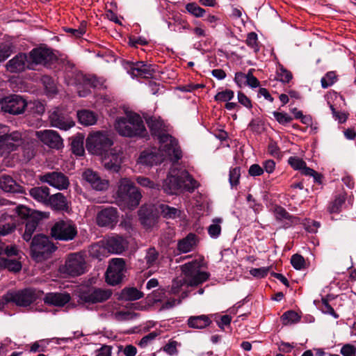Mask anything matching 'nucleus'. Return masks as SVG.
<instances>
[{
  "mask_svg": "<svg viewBox=\"0 0 356 356\" xmlns=\"http://www.w3.org/2000/svg\"><path fill=\"white\" fill-rule=\"evenodd\" d=\"M204 266V258H199L182 265L181 270L184 277H177L173 280L170 293L177 295L181 292L184 286H196L206 282L209 278L210 274L202 270Z\"/></svg>",
  "mask_w": 356,
  "mask_h": 356,
  "instance_id": "f257e3e1",
  "label": "nucleus"
},
{
  "mask_svg": "<svg viewBox=\"0 0 356 356\" xmlns=\"http://www.w3.org/2000/svg\"><path fill=\"white\" fill-rule=\"evenodd\" d=\"M164 192L174 195L184 191L193 192L198 187V183L186 170L172 171L164 180Z\"/></svg>",
  "mask_w": 356,
  "mask_h": 356,
  "instance_id": "f03ea898",
  "label": "nucleus"
},
{
  "mask_svg": "<svg viewBox=\"0 0 356 356\" xmlns=\"http://www.w3.org/2000/svg\"><path fill=\"white\" fill-rule=\"evenodd\" d=\"M115 128L120 135L126 137L144 136L146 133L140 116L136 113L117 118Z\"/></svg>",
  "mask_w": 356,
  "mask_h": 356,
  "instance_id": "7ed1b4c3",
  "label": "nucleus"
},
{
  "mask_svg": "<svg viewBox=\"0 0 356 356\" xmlns=\"http://www.w3.org/2000/svg\"><path fill=\"white\" fill-rule=\"evenodd\" d=\"M142 197L139 190L129 178H122L118 182L117 198L129 209H135Z\"/></svg>",
  "mask_w": 356,
  "mask_h": 356,
  "instance_id": "20e7f679",
  "label": "nucleus"
},
{
  "mask_svg": "<svg viewBox=\"0 0 356 356\" xmlns=\"http://www.w3.org/2000/svg\"><path fill=\"white\" fill-rule=\"evenodd\" d=\"M112 291L108 289L95 286H83L77 291V297L80 303L93 305L108 300Z\"/></svg>",
  "mask_w": 356,
  "mask_h": 356,
  "instance_id": "39448f33",
  "label": "nucleus"
},
{
  "mask_svg": "<svg viewBox=\"0 0 356 356\" xmlns=\"http://www.w3.org/2000/svg\"><path fill=\"white\" fill-rule=\"evenodd\" d=\"M158 140L159 152L164 159L168 157L172 162L177 163L182 158V151L179 142L174 136L169 134L161 135Z\"/></svg>",
  "mask_w": 356,
  "mask_h": 356,
  "instance_id": "423d86ee",
  "label": "nucleus"
},
{
  "mask_svg": "<svg viewBox=\"0 0 356 356\" xmlns=\"http://www.w3.org/2000/svg\"><path fill=\"white\" fill-rule=\"evenodd\" d=\"M30 249L32 257L37 261H40L47 259L55 251L56 247L49 237L43 234H38L33 238Z\"/></svg>",
  "mask_w": 356,
  "mask_h": 356,
  "instance_id": "0eeeda50",
  "label": "nucleus"
},
{
  "mask_svg": "<svg viewBox=\"0 0 356 356\" xmlns=\"http://www.w3.org/2000/svg\"><path fill=\"white\" fill-rule=\"evenodd\" d=\"M22 144V133L17 131L10 132L8 126L0 124V151L9 154Z\"/></svg>",
  "mask_w": 356,
  "mask_h": 356,
  "instance_id": "6e6552de",
  "label": "nucleus"
},
{
  "mask_svg": "<svg viewBox=\"0 0 356 356\" xmlns=\"http://www.w3.org/2000/svg\"><path fill=\"white\" fill-rule=\"evenodd\" d=\"M40 295V291L29 288L16 291H9L3 296V300L6 303L13 302L19 307H27L35 301Z\"/></svg>",
  "mask_w": 356,
  "mask_h": 356,
  "instance_id": "1a4fd4ad",
  "label": "nucleus"
},
{
  "mask_svg": "<svg viewBox=\"0 0 356 356\" xmlns=\"http://www.w3.org/2000/svg\"><path fill=\"white\" fill-rule=\"evenodd\" d=\"M112 145V140L102 131L92 133L86 139V148L94 154L102 155Z\"/></svg>",
  "mask_w": 356,
  "mask_h": 356,
  "instance_id": "9d476101",
  "label": "nucleus"
},
{
  "mask_svg": "<svg viewBox=\"0 0 356 356\" xmlns=\"http://www.w3.org/2000/svg\"><path fill=\"white\" fill-rule=\"evenodd\" d=\"M87 271V264L84 255L81 252L72 253L66 258L64 266L61 268L63 273L72 277L84 274Z\"/></svg>",
  "mask_w": 356,
  "mask_h": 356,
  "instance_id": "9b49d317",
  "label": "nucleus"
},
{
  "mask_svg": "<svg viewBox=\"0 0 356 356\" xmlns=\"http://www.w3.org/2000/svg\"><path fill=\"white\" fill-rule=\"evenodd\" d=\"M75 225L69 220L56 222L51 229V234L55 239L60 241L72 240L76 235Z\"/></svg>",
  "mask_w": 356,
  "mask_h": 356,
  "instance_id": "f8f14e48",
  "label": "nucleus"
},
{
  "mask_svg": "<svg viewBox=\"0 0 356 356\" xmlns=\"http://www.w3.org/2000/svg\"><path fill=\"white\" fill-rule=\"evenodd\" d=\"M125 269V262L123 259H113L106 273V280L110 285H117L122 280Z\"/></svg>",
  "mask_w": 356,
  "mask_h": 356,
  "instance_id": "ddd939ff",
  "label": "nucleus"
},
{
  "mask_svg": "<svg viewBox=\"0 0 356 356\" xmlns=\"http://www.w3.org/2000/svg\"><path fill=\"white\" fill-rule=\"evenodd\" d=\"M1 110L12 115H19L24 113L27 103L21 96L13 95L6 97L0 102Z\"/></svg>",
  "mask_w": 356,
  "mask_h": 356,
  "instance_id": "4468645a",
  "label": "nucleus"
},
{
  "mask_svg": "<svg viewBox=\"0 0 356 356\" xmlns=\"http://www.w3.org/2000/svg\"><path fill=\"white\" fill-rule=\"evenodd\" d=\"M49 120L52 127L65 131L70 129L75 124L69 114L60 108H56L50 112Z\"/></svg>",
  "mask_w": 356,
  "mask_h": 356,
  "instance_id": "2eb2a0df",
  "label": "nucleus"
},
{
  "mask_svg": "<svg viewBox=\"0 0 356 356\" xmlns=\"http://www.w3.org/2000/svg\"><path fill=\"white\" fill-rule=\"evenodd\" d=\"M102 156V164L106 169L115 172L120 170L122 162V152L120 149H108Z\"/></svg>",
  "mask_w": 356,
  "mask_h": 356,
  "instance_id": "dca6fc26",
  "label": "nucleus"
},
{
  "mask_svg": "<svg viewBox=\"0 0 356 356\" xmlns=\"http://www.w3.org/2000/svg\"><path fill=\"white\" fill-rule=\"evenodd\" d=\"M29 58L34 68L36 65H46L51 63L55 58V56L51 49L40 47L31 51Z\"/></svg>",
  "mask_w": 356,
  "mask_h": 356,
  "instance_id": "f3484780",
  "label": "nucleus"
},
{
  "mask_svg": "<svg viewBox=\"0 0 356 356\" xmlns=\"http://www.w3.org/2000/svg\"><path fill=\"white\" fill-rule=\"evenodd\" d=\"M118 219V209L113 207H107L99 211L97 215V223L100 227H113Z\"/></svg>",
  "mask_w": 356,
  "mask_h": 356,
  "instance_id": "a211bd4d",
  "label": "nucleus"
},
{
  "mask_svg": "<svg viewBox=\"0 0 356 356\" xmlns=\"http://www.w3.org/2000/svg\"><path fill=\"white\" fill-rule=\"evenodd\" d=\"M8 71L14 73L24 71L25 69L33 70L29 56L26 54H19L6 64Z\"/></svg>",
  "mask_w": 356,
  "mask_h": 356,
  "instance_id": "6ab92c4d",
  "label": "nucleus"
},
{
  "mask_svg": "<svg viewBox=\"0 0 356 356\" xmlns=\"http://www.w3.org/2000/svg\"><path fill=\"white\" fill-rule=\"evenodd\" d=\"M35 135L44 145L51 148L60 149L63 146V139L56 131H36Z\"/></svg>",
  "mask_w": 356,
  "mask_h": 356,
  "instance_id": "aec40b11",
  "label": "nucleus"
},
{
  "mask_svg": "<svg viewBox=\"0 0 356 356\" xmlns=\"http://www.w3.org/2000/svg\"><path fill=\"white\" fill-rule=\"evenodd\" d=\"M154 67L144 62L131 63L128 68V73L133 77L149 79L154 76Z\"/></svg>",
  "mask_w": 356,
  "mask_h": 356,
  "instance_id": "412c9836",
  "label": "nucleus"
},
{
  "mask_svg": "<svg viewBox=\"0 0 356 356\" xmlns=\"http://www.w3.org/2000/svg\"><path fill=\"white\" fill-rule=\"evenodd\" d=\"M40 180L59 189H66L69 186V180L66 176L61 172H52L41 176Z\"/></svg>",
  "mask_w": 356,
  "mask_h": 356,
  "instance_id": "4be33fe9",
  "label": "nucleus"
},
{
  "mask_svg": "<svg viewBox=\"0 0 356 356\" xmlns=\"http://www.w3.org/2000/svg\"><path fill=\"white\" fill-rule=\"evenodd\" d=\"M83 178L96 191H105L109 185L108 180L102 179L96 172L90 169L83 172Z\"/></svg>",
  "mask_w": 356,
  "mask_h": 356,
  "instance_id": "5701e85b",
  "label": "nucleus"
},
{
  "mask_svg": "<svg viewBox=\"0 0 356 356\" xmlns=\"http://www.w3.org/2000/svg\"><path fill=\"white\" fill-rule=\"evenodd\" d=\"M48 213L45 212H36L34 216L29 218L26 222L25 231L22 234L23 239L29 241L38 226L39 220L48 218Z\"/></svg>",
  "mask_w": 356,
  "mask_h": 356,
  "instance_id": "b1692460",
  "label": "nucleus"
},
{
  "mask_svg": "<svg viewBox=\"0 0 356 356\" xmlns=\"http://www.w3.org/2000/svg\"><path fill=\"white\" fill-rule=\"evenodd\" d=\"M273 213L277 220L282 222L283 226L288 228L298 222V218L288 213L285 209L280 206L273 207Z\"/></svg>",
  "mask_w": 356,
  "mask_h": 356,
  "instance_id": "393cba45",
  "label": "nucleus"
},
{
  "mask_svg": "<svg viewBox=\"0 0 356 356\" xmlns=\"http://www.w3.org/2000/svg\"><path fill=\"white\" fill-rule=\"evenodd\" d=\"M197 243V236L193 233H189L186 237L178 241L177 249L180 253H188L193 251Z\"/></svg>",
  "mask_w": 356,
  "mask_h": 356,
  "instance_id": "a878e982",
  "label": "nucleus"
},
{
  "mask_svg": "<svg viewBox=\"0 0 356 356\" xmlns=\"http://www.w3.org/2000/svg\"><path fill=\"white\" fill-rule=\"evenodd\" d=\"M71 297L67 293H48L44 298V302L49 305L63 307L70 302Z\"/></svg>",
  "mask_w": 356,
  "mask_h": 356,
  "instance_id": "bb28decb",
  "label": "nucleus"
},
{
  "mask_svg": "<svg viewBox=\"0 0 356 356\" xmlns=\"http://www.w3.org/2000/svg\"><path fill=\"white\" fill-rule=\"evenodd\" d=\"M146 123L152 134L156 136L157 140L159 139L160 136L167 134L166 126L160 118L155 116L149 117L146 119Z\"/></svg>",
  "mask_w": 356,
  "mask_h": 356,
  "instance_id": "cd10ccee",
  "label": "nucleus"
},
{
  "mask_svg": "<svg viewBox=\"0 0 356 356\" xmlns=\"http://www.w3.org/2000/svg\"><path fill=\"white\" fill-rule=\"evenodd\" d=\"M126 241L121 236H115L109 237L106 241V248L108 252L120 254L127 248Z\"/></svg>",
  "mask_w": 356,
  "mask_h": 356,
  "instance_id": "c85d7f7f",
  "label": "nucleus"
},
{
  "mask_svg": "<svg viewBox=\"0 0 356 356\" xmlns=\"http://www.w3.org/2000/svg\"><path fill=\"white\" fill-rule=\"evenodd\" d=\"M0 188L7 193H23V188L9 175H3L0 177Z\"/></svg>",
  "mask_w": 356,
  "mask_h": 356,
  "instance_id": "c756f323",
  "label": "nucleus"
},
{
  "mask_svg": "<svg viewBox=\"0 0 356 356\" xmlns=\"http://www.w3.org/2000/svg\"><path fill=\"white\" fill-rule=\"evenodd\" d=\"M165 159L160 152L156 154L152 151H144L140 155L138 163L145 165H154L161 163Z\"/></svg>",
  "mask_w": 356,
  "mask_h": 356,
  "instance_id": "7c9ffc66",
  "label": "nucleus"
},
{
  "mask_svg": "<svg viewBox=\"0 0 356 356\" xmlns=\"http://www.w3.org/2000/svg\"><path fill=\"white\" fill-rule=\"evenodd\" d=\"M29 195L37 202L47 205L50 197L49 188L47 186H38L29 191Z\"/></svg>",
  "mask_w": 356,
  "mask_h": 356,
  "instance_id": "2f4dec72",
  "label": "nucleus"
},
{
  "mask_svg": "<svg viewBox=\"0 0 356 356\" xmlns=\"http://www.w3.org/2000/svg\"><path fill=\"white\" fill-rule=\"evenodd\" d=\"M79 80L83 83L76 84V90L80 97H86L90 92V88L95 87V79L88 78L84 76H79Z\"/></svg>",
  "mask_w": 356,
  "mask_h": 356,
  "instance_id": "473e14b6",
  "label": "nucleus"
},
{
  "mask_svg": "<svg viewBox=\"0 0 356 356\" xmlns=\"http://www.w3.org/2000/svg\"><path fill=\"white\" fill-rule=\"evenodd\" d=\"M211 323V320L207 315L191 316L188 319V327L194 329H203Z\"/></svg>",
  "mask_w": 356,
  "mask_h": 356,
  "instance_id": "72a5a7b5",
  "label": "nucleus"
},
{
  "mask_svg": "<svg viewBox=\"0 0 356 356\" xmlns=\"http://www.w3.org/2000/svg\"><path fill=\"white\" fill-rule=\"evenodd\" d=\"M79 122L85 126H91L95 124L97 120V116L95 113L89 110H81L77 112Z\"/></svg>",
  "mask_w": 356,
  "mask_h": 356,
  "instance_id": "f704fd0d",
  "label": "nucleus"
},
{
  "mask_svg": "<svg viewBox=\"0 0 356 356\" xmlns=\"http://www.w3.org/2000/svg\"><path fill=\"white\" fill-rule=\"evenodd\" d=\"M47 205H51L56 210H63L67 207V200L62 193H58L50 195Z\"/></svg>",
  "mask_w": 356,
  "mask_h": 356,
  "instance_id": "c9c22d12",
  "label": "nucleus"
},
{
  "mask_svg": "<svg viewBox=\"0 0 356 356\" xmlns=\"http://www.w3.org/2000/svg\"><path fill=\"white\" fill-rule=\"evenodd\" d=\"M159 211L165 218H176L180 216V211L175 207H170L167 204H161L158 207Z\"/></svg>",
  "mask_w": 356,
  "mask_h": 356,
  "instance_id": "e433bc0d",
  "label": "nucleus"
},
{
  "mask_svg": "<svg viewBox=\"0 0 356 356\" xmlns=\"http://www.w3.org/2000/svg\"><path fill=\"white\" fill-rule=\"evenodd\" d=\"M288 163L293 170H299L302 175H304L305 169L310 168L307 166L306 162L298 156H290Z\"/></svg>",
  "mask_w": 356,
  "mask_h": 356,
  "instance_id": "4c0bfd02",
  "label": "nucleus"
},
{
  "mask_svg": "<svg viewBox=\"0 0 356 356\" xmlns=\"http://www.w3.org/2000/svg\"><path fill=\"white\" fill-rule=\"evenodd\" d=\"M346 197L343 195H336L334 200L330 202L327 210L330 213H337L341 211L342 205L345 203Z\"/></svg>",
  "mask_w": 356,
  "mask_h": 356,
  "instance_id": "58836bf2",
  "label": "nucleus"
},
{
  "mask_svg": "<svg viewBox=\"0 0 356 356\" xmlns=\"http://www.w3.org/2000/svg\"><path fill=\"white\" fill-rule=\"evenodd\" d=\"M121 295L127 300H136L143 297V293L136 288L124 289Z\"/></svg>",
  "mask_w": 356,
  "mask_h": 356,
  "instance_id": "ea45409f",
  "label": "nucleus"
},
{
  "mask_svg": "<svg viewBox=\"0 0 356 356\" xmlns=\"http://www.w3.org/2000/svg\"><path fill=\"white\" fill-rule=\"evenodd\" d=\"M221 222H222V219L216 218L213 220V223L209 226L208 233L211 238H217L220 235V233H221L220 223Z\"/></svg>",
  "mask_w": 356,
  "mask_h": 356,
  "instance_id": "a19ab883",
  "label": "nucleus"
},
{
  "mask_svg": "<svg viewBox=\"0 0 356 356\" xmlns=\"http://www.w3.org/2000/svg\"><path fill=\"white\" fill-rule=\"evenodd\" d=\"M186 11L195 17H202L206 13V10L200 7L196 3H188L186 5Z\"/></svg>",
  "mask_w": 356,
  "mask_h": 356,
  "instance_id": "79ce46f5",
  "label": "nucleus"
},
{
  "mask_svg": "<svg viewBox=\"0 0 356 356\" xmlns=\"http://www.w3.org/2000/svg\"><path fill=\"white\" fill-rule=\"evenodd\" d=\"M158 258V251L154 248H149L147 250L146 255L145 257L147 267L149 268L154 266L157 262Z\"/></svg>",
  "mask_w": 356,
  "mask_h": 356,
  "instance_id": "37998d69",
  "label": "nucleus"
},
{
  "mask_svg": "<svg viewBox=\"0 0 356 356\" xmlns=\"http://www.w3.org/2000/svg\"><path fill=\"white\" fill-rule=\"evenodd\" d=\"M337 81V76L334 71L327 72L321 80L323 88H327L332 86Z\"/></svg>",
  "mask_w": 356,
  "mask_h": 356,
  "instance_id": "c03bdc74",
  "label": "nucleus"
},
{
  "mask_svg": "<svg viewBox=\"0 0 356 356\" xmlns=\"http://www.w3.org/2000/svg\"><path fill=\"white\" fill-rule=\"evenodd\" d=\"M283 324L288 325L297 323L300 321V316L294 311H287L281 317Z\"/></svg>",
  "mask_w": 356,
  "mask_h": 356,
  "instance_id": "a18cd8bd",
  "label": "nucleus"
},
{
  "mask_svg": "<svg viewBox=\"0 0 356 356\" xmlns=\"http://www.w3.org/2000/svg\"><path fill=\"white\" fill-rule=\"evenodd\" d=\"M291 264L296 270H300L307 268V264L305 258L299 254H295L291 257Z\"/></svg>",
  "mask_w": 356,
  "mask_h": 356,
  "instance_id": "49530a36",
  "label": "nucleus"
},
{
  "mask_svg": "<svg viewBox=\"0 0 356 356\" xmlns=\"http://www.w3.org/2000/svg\"><path fill=\"white\" fill-rule=\"evenodd\" d=\"M277 78L282 83H289L293 75L291 72L286 70L282 65H279L277 68Z\"/></svg>",
  "mask_w": 356,
  "mask_h": 356,
  "instance_id": "de8ad7c7",
  "label": "nucleus"
},
{
  "mask_svg": "<svg viewBox=\"0 0 356 356\" xmlns=\"http://www.w3.org/2000/svg\"><path fill=\"white\" fill-rule=\"evenodd\" d=\"M106 249V246L104 247L99 244H94L90 247L88 252L91 257L101 259L104 255Z\"/></svg>",
  "mask_w": 356,
  "mask_h": 356,
  "instance_id": "09e8293b",
  "label": "nucleus"
},
{
  "mask_svg": "<svg viewBox=\"0 0 356 356\" xmlns=\"http://www.w3.org/2000/svg\"><path fill=\"white\" fill-rule=\"evenodd\" d=\"M15 211L17 214L21 218H26L29 219L31 216H34L37 211H31L30 209L28 207L24 206V205H19L15 208Z\"/></svg>",
  "mask_w": 356,
  "mask_h": 356,
  "instance_id": "8fccbe9b",
  "label": "nucleus"
},
{
  "mask_svg": "<svg viewBox=\"0 0 356 356\" xmlns=\"http://www.w3.org/2000/svg\"><path fill=\"white\" fill-rule=\"evenodd\" d=\"M137 183L143 187H146L152 189H159V184L154 183L149 178L139 176L136 177Z\"/></svg>",
  "mask_w": 356,
  "mask_h": 356,
  "instance_id": "3c124183",
  "label": "nucleus"
},
{
  "mask_svg": "<svg viewBox=\"0 0 356 356\" xmlns=\"http://www.w3.org/2000/svg\"><path fill=\"white\" fill-rule=\"evenodd\" d=\"M240 177L241 168L239 167H235L230 169L229 180L232 186L238 185Z\"/></svg>",
  "mask_w": 356,
  "mask_h": 356,
  "instance_id": "603ef678",
  "label": "nucleus"
},
{
  "mask_svg": "<svg viewBox=\"0 0 356 356\" xmlns=\"http://www.w3.org/2000/svg\"><path fill=\"white\" fill-rule=\"evenodd\" d=\"M234 92L231 90H225L218 92L215 95V99L219 102H228L234 97Z\"/></svg>",
  "mask_w": 356,
  "mask_h": 356,
  "instance_id": "864d4df0",
  "label": "nucleus"
},
{
  "mask_svg": "<svg viewBox=\"0 0 356 356\" xmlns=\"http://www.w3.org/2000/svg\"><path fill=\"white\" fill-rule=\"evenodd\" d=\"M42 81L43 83V85L44 86L46 90L49 93H56V87L54 83V80L48 76H44L42 78Z\"/></svg>",
  "mask_w": 356,
  "mask_h": 356,
  "instance_id": "5fc2aeb1",
  "label": "nucleus"
},
{
  "mask_svg": "<svg viewBox=\"0 0 356 356\" xmlns=\"http://www.w3.org/2000/svg\"><path fill=\"white\" fill-rule=\"evenodd\" d=\"M12 53L11 45L8 43L0 44V62L4 61Z\"/></svg>",
  "mask_w": 356,
  "mask_h": 356,
  "instance_id": "6e6d98bb",
  "label": "nucleus"
},
{
  "mask_svg": "<svg viewBox=\"0 0 356 356\" xmlns=\"http://www.w3.org/2000/svg\"><path fill=\"white\" fill-rule=\"evenodd\" d=\"M246 44L254 51H257L259 50L257 35L254 32L248 33L246 39Z\"/></svg>",
  "mask_w": 356,
  "mask_h": 356,
  "instance_id": "4d7b16f0",
  "label": "nucleus"
},
{
  "mask_svg": "<svg viewBox=\"0 0 356 356\" xmlns=\"http://www.w3.org/2000/svg\"><path fill=\"white\" fill-rule=\"evenodd\" d=\"M248 72L247 74L238 72L235 74L234 81L240 88L247 86Z\"/></svg>",
  "mask_w": 356,
  "mask_h": 356,
  "instance_id": "13d9d810",
  "label": "nucleus"
},
{
  "mask_svg": "<svg viewBox=\"0 0 356 356\" xmlns=\"http://www.w3.org/2000/svg\"><path fill=\"white\" fill-rule=\"evenodd\" d=\"M158 334L156 332H152L149 333L148 334L144 336L140 341L138 342V345L141 348L147 347L155 338L157 337Z\"/></svg>",
  "mask_w": 356,
  "mask_h": 356,
  "instance_id": "bf43d9fd",
  "label": "nucleus"
},
{
  "mask_svg": "<svg viewBox=\"0 0 356 356\" xmlns=\"http://www.w3.org/2000/svg\"><path fill=\"white\" fill-rule=\"evenodd\" d=\"M5 266L10 271L18 272L22 268L21 263L16 259H8L5 261Z\"/></svg>",
  "mask_w": 356,
  "mask_h": 356,
  "instance_id": "052dcab7",
  "label": "nucleus"
},
{
  "mask_svg": "<svg viewBox=\"0 0 356 356\" xmlns=\"http://www.w3.org/2000/svg\"><path fill=\"white\" fill-rule=\"evenodd\" d=\"M275 120L281 124H286L292 121V118L286 113L274 112Z\"/></svg>",
  "mask_w": 356,
  "mask_h": 356,
  "instance_id": "680f3d73",
  "label": "nucleus"
},
{
  "mask_svg": "<svg viewBox=\"0 0 356 356\" xmlns=\"http://www.w3.org/2000/svg\"><path fill=\"white\" fill-rule=\"evenodd\" d=\"M304 175L308 176V177H312L314 178V181L315 183H317L319 184H322V181H323L322 175L317 172L316 171H315L314 170H313L312 168L305 169Z\"/></svg>",
  "mask_w": 356,
  "mask_h": 356,
  "instance_id": "e2e57ef3",
  "label": "nucleus"
},
{
  "mask_svg": "<svg viewBox=\"0 0 356 356\" xmlns=\"http://www.w3.org/2000/svg\"><path fill=\"white\" fill-rule=\"evenodd\" d=\"M177 342L176 341H170L163 348V350L170 355L177 354Z\"/></svg>",
  "mask_w": 356,
  "mask_h": 356,
  "instance_id": "0e129e2a",
  "label": "nucleus"
},
{
  "mask_svg": "<svg viewBox=\"0 0 356 356\" xmlns=\"http://www.w3.org/2000/svg\"><path fill=\"white\" fill-rule=\"evenodd\" d=\"M340 353L343 356H356V348L353 345L347 343L343 346Z\"/></svg>",
  "mask_w": 356,
  "mask_h": 356,
  "instance_id": "69168bd1",
  "label": "nucleus"
},
{
  "mask_svg": "<svg viewBox=\"0 0 356 356\" xmlns=\"http://www.w3.org/2000/svg\"><path fill=\"white\" fill-rule=\"evenodd\" d=\"M330 107L332 111L333 117L336 120H338L339 122L340 123H343L346 121L348 117L346 113L337 111L336 109L334 108V106L332 104H330Z\"/></svg>",
  "mask_w": 356,
  "mask_h": 356,
  "instance_id": "338daca9",
  "label": "nucleus"
},
{
  "mask_svg": "<svg viewBox=\"0 0 356 356\" xmlns=\"http://www.w3.org/2000/svg\"><path fill=\"white\" fill-rule=\"evenodd\" d=\"M268 154L275 158L281 157V152L275 143L268 142Z\"/></svg>",
  "mask_w": 356,
  "mask_h": 356,
  "instance_id": "774afa93",
  "label": "nucleus"
}]
</instances>
